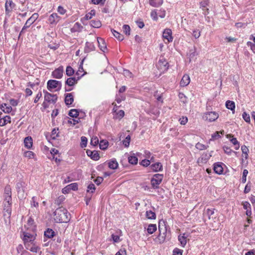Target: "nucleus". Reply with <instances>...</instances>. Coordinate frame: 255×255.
<instances>
[{
    "mask_svg": "<svg viewBox=\"0 0 255 255\" xmlns=\"http://www.w3.org/2000/svg\"><path fill=\"white\" fill-rule=\"evenodd\" d=\"M118 163L116 159H112L108 162V166L112 169H116L118 167Z\"/></svg>",
    "mask_w": 255,
    "mask_h": 255,
    "instance_id": "obj_28",
    "label": "nucleus"
},
{
    "mask_svg": "<svg viewBox=\"0 0 255 255\" xmlns=\"http://www.w3.org/2000/svg\"><path fill=\"white\" fill-rule=\"evenodd\" d=\"M32 244V246L31 247H30V244L29 245V246H25L26 249L29 250V251L33 253L38 252L40 250V248L36 246L34 243Z\"/></svg>",
    "mask_w": 255,
    "mask_h": 255,
    "instance_id": "obj_27",
    "label": "nucleus"
},
{
    "mask_svg": "<svg viewBox=\"0 0 255 255\" xmlns=\"http://www.w3.org/2000/svg\"><path fill=\"white\" fill-rule=\"evenodd\" d=\"M15 6V4L12 2V0H6L5 3L6 14H9Z\"/></svg>",
    "mask_w": 255,
    "mask_h": 255,
    "instance_id": "obj_10",
    "label": "nucleus"
},
{
    "mask_svg": "<svg viewBox=\"0 0 255 255\" xmlns=\"http://www.w3.org/2000/svg\"><path fill=\"white\" fill-rule=\"evenodd\" d=\"M44 235L48 238H51L55 236V232L51 229H47L44 232Z\"/></svg>",
    "mask_w": 255,
    "mask_h": 255,
    "instance_id": "obj_32",
    "label": "nucleus"
},
{
    "mask_svg": "<svg viewBox=\"0 0 255 255\" xmlns=\"http://www.w3.org/2000/svg\"><path fill=\"white\" fill-rule=\"evenodd\" d=\"M128 162L131 164H136L138 161V158L135 156H130L128 158Z\"/></svg>",
    "mask_w": 255,
    "mask_h": 255,
    "instance_id": "obj_37",
    "label": "nucleus"
},
{
    "mask_svg": "<svg viewBox=\"0 0 255 255\" xmlns=\"http://www.w3.org/2000/svg\"><path fill=\"white\" fill-rule=\"evenodd\" d=\"M97 40L99 44V48L102 51L105 52V50H107V46L105 40L104 39L99 37H97Z\"/></svg>",
    "mask_w": 255,
    "mask_h": 255,
    "instance_id": "obj_16",
    "label": "nucleus"
},
{
    "mask_svg": "<svg viewBox=\"0 0 255 255\" xmlns=\"http://www.w3.org/2000/svg\"><path fill=\"white\" fill-rule=\"evenodd\" d=\"M65 198L63 196H59L55 200L54 203L57 205H60L64 200Z\"/></svg>",
    "mask_w": 255,
    "mask_h": 255,
    "instance_id": "obj_47",
    "label": "nucleus"
},
{
    "mask_svg": "<svg viewBox=\"0 0 255 255\" xmlns=\"http://www.w3.org/2000/svg\"><path fill=\"white\" fill-rule=\"evenodd\" d=\"M219 117V115L215 112H210L205 113L203 115V119L208 120L209 122H213L216 120Z\"/></svg>",
    "mask_w": 255,
    "mask_h": 255,
    "instance_id": "obj_7",
    "label": "nucleus"
},
{
    "mask_svg": "<svg viewBox=\"0 0 255 255\" xmlns=\"http://www.w3.org/2000/svg\"><path fill=\"white\" fill-rule=\"evenodd\" d=\"M35 239V237L29 233H24L23 234V240L25 247L29 246V243L33 244Z\"/></svg>",
    "mask_w": 255,
    "mask_h": 255,
    "instance_id": "obj_6",
    "label": "nucleus"
},
{
    "mask_svg": "<svg viewBox=\"0 0 255 255\" xmlns=\"http://www.w3.org/2000/svg\"><path fill=\"white\" fill-rule=\"evenodd\" d=\"M54 220L57 223H67L70 220V214L67 209L60 207L54 212Z\"/></svg>",
    "mask_w": 255,
    "mask_h": 255,
    "instance_id": "obj_1",
    "label": "nucleus"
},
{
    "mask_svg": "<svg viewBox=\"0 0 255 255\" xmlns=\"http://www.w3.org/2000/svg\"><path fill=\"white\" fill-rule=\"evenodd\" d=\"M150 15L154 20H157L158 13L155 10L151 11L150 13Z\"/></svg>",
    "mask_w": 255,
    "mask_h": 255,
    "instance_id": "obj_55",
    "label": "nucleus"
},
{
    "mask_svg": "<svg viewBox=\"0 0 255 255\" xmlns=\"http://www.w3.org/2000/svg\"><path fill=\"white\" fill-rule=\"evenodd\" d=\"M146 217L149 219H155L156 214L151 210L147 211L146 212Z\"/></svg>",
    "mask_w": 255,
    "mask_h": 255,
    "instance_id": "obj_34",
    "label": "nucleus"
},
{
    "mask_svg": "<svg viewBox=\"0 0 255 255\" xmlns=\"http://www.w3.org/2000/svg\"><path fill=\"white\" fill-rule=\"evenodd\" d=\"M95 47L93 43L87 42L86 43L85 47L84 48L85 53H89L92 51L95 50Z\"/></svg>",
    "mask_w": 255,
    "mask_h": 255,
    "instance_id": "obj_21",
    "label": "nucleus"
},
{
    "mask_svg": "<svg viewBox=\"0 0 255 255\" xmlns=\"http://www.w3.org/2000/svg\"><path fill=\"white\" fill-rule=\"evenodd\" d=\"M68 115L73 118H77L79 116V112L77 109H72L68 113Z\"/></svg>",
    "mask_w": 255,
    "mask_h": 255,
    "instance_id": "obj_35",
    "label": "nucleus"
},
{
    "mask_svg": "<svg viewBox=\"0 0 255 255\" xmlns=\"http://www.w3.org/2000/svg\"><path fill=\"white\" fill-rule=\"evenodd\" d=\"M171 34L172 33H162V37L165 43L172 41L173 37Z\"/></svg>",
    "mask_w": 255,
    "mask_h": 255,
    "instance_id": "obj_25",
    "label": "nucleus"
},
{
    "mask_svg": "<svg viewBox=\"0 0 255 255\" xmlns=\"http://www.w3.org/2000/svg\"><path fill=\"white\" fill-rule=\"evenodd\" d=\"M94 182L98 185H99L103 181V178L98 176L95 180H94Z\"/></svg>",
    "mask_w": 255,
    "mask_h": 255,
    "instance_id": "obj_64",
    "label": "nucleus"
},
{
    "mask_svg": "<svg viewBox=\"0 0 255 255\" xmlns=\"http://www.w3.org/2000/svg\"><path fill=\"white\" fill-rule=\"evenodd\" d=\"M3 122L2 125H6L7 123H10V117L8 116H6L2 118Z\"/></svg>",
    "mask_w": 255,
    "mask_h": 255,
    "instance_id": "obj_53",
    "label": "nucleus"
},
{
    "mask_svg": "<svg viewBox=\"0 0 255 255\" xmlns=\"http://www.w3.org/2000/svg\"><path fill=\"white\" fill-rule=\"evenodd\" d=\"M195 147L198 149L204 150V149H207V147H208V146H206L205 145H204V144H203L202 143H201L200 142H198L197 143H196V144L195 145Z\"/></svg>",
    "mask_w": 255,
    "mask_h": 255,
    "instance_id": "obj_45",
    "label": "nucleus"
},
{
    "mask_svg": "<svg viewBox=\"0 0 255 255\" xmlns=\"http://www.w3.org/2000/svg\"><path fill=\"white\" fill-rule=\"evenodd\" d=\"M226 107L227 109L233 111L234 113L235 109V104L233 101L228 100L226 102Z\"/></svg>",
    "mask_w": 255,
    "mask_h": 255,
    "instance_id": "obj_30",
    "label": "nucleus"
},
{
    "mask_svg": "<svg viewBox=\"0 0 255 255\" xmlns=\"http://www.w3.org/2000/svg\"><path fill=\"white\" fill-rule=\"evenodd\" d=\"M149 168L150 170L154 172H157L162 170V165L160 162H156V163L151 165Z\"/></svg>",
    "mask_w": 255,
    "mask_h": 255,
    "instance_id": "obj_20",
    "label": "nucleus"
},
{
    "mask_svg": "<svg viewBox=\"0 0 255 255\" xmlns=\"http://www.w3.org/2000/svg\"><path fill=\"white\" fill-rule=\"evenodd\" d=\"M153 0H150L149 1V4L154 7L158 6L160 5L163 2L162 0H161V1L158 2V3L155 2L154 1H153Z\"/></svg>",
    "mask_w": 255,
    "mask_h": 255,
    "instance_id": "obj_57",
    "label": "nucleus"
},
{
    "mask_svg": "<svg viewBox=\"0 0 255 255\" xmlns=\"http://www.w3.org/2000/svg\"><path fill=\"white\" fill-rule=\"evenodd\" d=\"M211 154H208L207 153L203 154L198 159L197 162L198 163H205L210 159L211 156Z\"/></svg>",
    "mask_w": 255,
    "mask_h": 255,
    "instance_id": "obj_17",
    "label": "nucleus"
},
{
    "mask_svg": "<svg viewBox=\"0 0 255 255\" xmlns=\"http://www.w3.org/2000/svg\"><path fill=\"white\" fill-rule=\"evenodd\" d=\"M74 101L72 93H68L65 95V103L67 106L71 105Z\"/></svg>",
    "mask_w": 255,
    "mask_h": 255,
    "instance_id": "obj_14",
    "label": "nucleus"
},
{
    "mask_svg": "<svg viewBox=\"0 0 255 255\" xmlns=\"http://www.w3.org/2000/svg\"><path fill=\"white\" fill-rule=\"evenodd\" d=\"M67 188H69V191L71 190L76 191L78 189V185L76 183H72L67 185Z\"/></svg>",
    "mask_w": 255,
    "mask_h": 255,
    "instance_id": "obj_41",
    "label": "nucleus"
},
{
    "mask_svg": "<svg viewBox=\"0 0 255 255\" xmlns=\"http://www.w3.org/2000/svg\"><path fill=\"white\" fill-rule=\"evenodd\" d=\"M0 108L5 113H9L12 111L11 107L7 106V105L5 103L1 104Z\"/></svg>",
    "mask_w": 255,
    "mask_h": 255,
    "instance_id": "obj_31",
    "label": "nucleus"
},
{
    "mask_svg": "<svg viewBox=\"0 0 255 255\" xmlns=\"http://www.w3.org/2000/svg\"><path fill=\"white\" fill-rule=\"evenodd\" d=\"M3 210L4 211H5L6 212H7L8 215H10L11 211L10 206H8V205H7L6 204H4Z\"/></svg>",
    "mask_w": 255,
    "mask_h": 255,
    "instance_id": "obj_60",
    "label": "nucleus"
},
{
    "mask_svg": "<svg viewBox=\"0 0 255 255\" xmlns=\"http://www.w3.org/2000/svg\"><path fill=\"white\" fill-rule=\"evenodd\" d=\"M25 186V182L20 181L16 184V189L18 194L23 193L24 192V187Z\"/></svg>",
    "mask_w": 255,
    "mask_h": 255,
    "instance_id": "obj_19",
    "label": "nucleus"
},
{
    "mask_svg": "<svg viewBox=\"0 0 255 255\" xmlns=\"http://www.w3.org/2000/svg\"><path fill=\"white\" fill-rule=\"evenodd\" d=\"M24 143L25 147L30 149L32 146V139L30 136H27L25 138Z\"/></svg>",
    "mask_w": 255,
    "mask_h": 255,
    "instance_id": "obj_29",
    "label": "nucleus"
},
{
    "mask_svg": "<svg viewBox=\"0 0 255 255\" xmlns=\"http://www.w3.org/2000/svg\"><path fill=\"white\" fill-rule=\"evenodd\" d=\"M58 130V128H57V129H55V128H54L52 132H51V138L52 139H56V138L57 137H58L59 135V132H57V131Z\"/></svg>",
    "mask_w": 255,
    "mask_h": 255,
    "instance_id": "obj_42",
    "label": "nucleus"
},
{
    "mask_svg": "<svg viewBox=\"0 0 255 255\" xmlns=\"http://www.w3.org/2000/svg\"><path fill=\"white\" fill-rule=\"evenodd\" d=\"M190 82V79L188 75H184L181 81H180V86L182 87H185L187 86Z\"/></svg>",
    "mask_w": 255,
    "mask_h": 255,
    "instance_id": "obj_22",
    "label": "nucleus"
},
{
    "mask_svg": "<svg viewBox=\"0 0 255 255\" xmlns=\"http://www.w3.org/2000/svg\"><path fill=\"white\" fill-rule=\"evenodd\" d=\"M130 140V137L129 135H128L123 141V144H124L125 147H128L129 145Z\"/></svg>",
    "mask_w": 255,
    "mask_h": 255,
    "instance_id": "obj_50",
    "label": "nucleus"
},
{
    "mask_svg": "<svg viewBox=\"0 0 255 255\" xmlns=\"http://www.w3.org/2000/svg\"><path fill=\"white\" fill-rule=\"evenodd\" d=\"M59 16L56 13L51 14L48 18V21L51 24L57 22L59 20Z\"/></svg>",
    "mask_w": 255,
    "mask_h": 255,
    "instance_id": "obj_24",
    "label": "nucleus"
},
{
    "mask_svg": "<svg viewBox=\"0 0 255 255\" xmlns=\"http://www.w3.org/2000/svg\"><path fill=\"white\" fill-rule=\"evenodd\" d=\"M90 23L91 26L95 28H98L101 26V23L99 20H92Z\"/></svg>",
    "mask_w": 255,
    "mask_h": 255,
    "instance_id": "obj_39",
    "label": "nucleus"
},
{
    "mask_svg": "<svg viewBox=\"0 0 255 255\" xmlns=\"http://www.w3.org/2000/svg\"><path fill=\"white\" fill-rule=\"evenodd\" d=\"M5 204H6L8 206H10L11 204V196H6L4 195Z\"/></svg>",
    "mask_w": 255,
    "mask_h": 255,
    "instance_id": "obj_48",
    "label": "nucleus"
},
{
    "mask_svg": "<svg viewBox=\"0 0 255 255\" xmlns=\"http://www.w3.org/2000/svg\"><path fill=\"white\" fill-rule=\"evenodd\" d=\"M74 73V69L70 66H68L66 69V74L68 76H71Z\"/></svg>",
    "mask_w": 255,
    "mask_h": 255,
    "instance_id": "obj_38",
    "label": "nucleus"
},
{
    "mask_svg": "<svg viewBox=\"0 0 255 255\" xmlns=\"http://www.w3.org/2000/svg\"><path fill=\"white\" fill-rule=\"evenodd\" d=\"M221 163H215L214 165V170L215 173L218 174H221L223 172V168Z\"/></svg>",
    "mask_w": 255,
    "mask_h": 255,
    "instance_id": "obj_18",
    "label": "nucleus"
},
{
    "mask_svg": "<svg viewBox=\"0 0 255 255\" xmlns=\"http://www.w3.org/2000/svg\"><path fill=\"white\" fill-rule=\"evenodd\" d=\"M197 54L195 51H192V50H190V52L188 54L190 62Z\"/></svg>",
    "mask_w": 255,
    "mask_h": 255,
    "instance_id": "obj_58",
    "label": "nucleus"
},
{
    "mask_svg": "<svg viewBox=\"0 0 255 255\" xmlns=\"http://www.w3.org/2000/svg\"><path fill=\"white\" fill-rule=\"evenodd\" d=\"M4 195L6 196H11V189L9 185H7L4 188Z\"/></svg>",
    "mask_w": 255,
    "mask_h": 255,
    "instance_id": "obj_40",
    "label": "nucleus"
},
{
    "mask_svg": "<svg viewBox=\"0 0 255 255\" xmlns=\"http://www.w3.org/2000/svg\"><path fill=\"white\" fill-rule=\"evenodd\" d=\"M248 174V171L247 169H244L243 172V176L242 181L243 183H245L247 180V176Z\"/></svg>",
    "mask_w": 255,
    "mask_h": 255,
    "instance_id": "obj_51",
    "label": "nucleus"
},
{
    "mask_svg": "<svg viewBox=\"0 0 255 255\" xmlns=\"http://www.w3.org/2000/svg\"><path fill=\"white\" fill-rule=\"evenodd\" d=\"M215 209H208L206 211V215H207L209 220H213L214 222H216V217L215 216L214 213Z\"/></svg>",
    "mask_w": 255,
    "mask_h": 255,
    "instance_id": "obj_23",
    "label": "nucleus"
},
{
    "mask_svg": "<svg viewBox=\"0 0 255 255\" xmlns=\"http://www.w3.org/2000/svg\"><path fill=\"white\" fill-rule=\"evenodd\" d=\"M209 2V0H203L200 2V6L202 8L203 10H204V8L208 5Z\"/></svg>",
    "mask_w": 255,
    "mask_h": 255,
    "instance_id": "obj_52",
    "label": "nucleus"
},
{
    "mask_svg": "<svg viewBox=\"0 0 255 255\" xmlns=\"http://www.w3.org/2000/svg\"><path fill=\"white\" fill-rule=\"evenodd\" d=\"M87 155L91 157V158L93 160H97L99 159L100 156L97 151H91L90 150H87Z\"/></svg>",
    "mask_w": 255,
    "mask_h": 255,
    "instance_id": "obj_15",
    "label": "nucleus"
},
{
    "mask_svg": "<svg viewBox=\"0 0 255 255\" xmlns=\"http://www.w3.org/2000/svg\"><path fill=\"white\" fill-rule=\"evenodd\" d=\"M125 34H122L121 33H112V35L115 37L119 41H122L125 38V35L128 36L130 33H124Z\"/></svg>",
    "mask_w": 255,
    "mask_h": 255,
    "instance_id": "obj_26",
    "label": "nucleus"
},
{
    "mask_svg": "<svg viewBox=\"0 0 255 255\" xmlns=\"http://www.w3.org/2000/svg\"><path fill=\"white\" fill-rule=\"evenodd\" d=\"M182 250L175 248L173 251V255H182Z\"/></svg>",
    "mask_w": 255,
    "mask_h": 255,
    "instance_id": "obj_59",
    "label": "nucleus"
},
{
    "mask_svg": "<svg viewBox=\"0 0 255 255\" xmlns=\"http://www.w3.org/2000/svg\"><path fill=\"white\" fill-rule=\"evenodd\" d=\"M62 87L61 82L54 80H49L47 82V89L51 91L52 89H55V91H59Z\"/></svg>",
    "mask_w": 255,
    "mask_h": 255,
    "instance_id": "obj_4",
    "label": "nucleus"
},
{
    "mask_svg": "<svg viewBox=\"0 0 255 255\" xmlns=\"http://www.w3.org/2000/svg\"><path fill=\"white\" fill-rule=\"evenodd\" d=\"M241 149L243 153L245 154V158H248V152H249V149L247 148V147L245 145H243L241 147Z\"/></svg>",
    "mask_w": 255,
    "mask_h": 255,
    "instance_id": "obj_49",
    "label": "nucleus"
},
{
    "mask_svg": "<svg viewBox=\"0 0 255 255\" xmlns=\"http://www.w3.org/2000/svg\"><path fill=\"white\" fill-rule=\"evenodd\" d=\"M91 144L95 146L99 143V139L97 136L92 137L91 139Z\"/></svg>",
    "mask_w": 255,
    "mask_h": 255,
    "instance_id": "obj_43",
    "label": "nucleus"
},
{
    "mask_svg": "<svg viewBox=\"0 0 255 255\" xmlns=\"http://www.w3.org/2000/svg\"><path fill=\"white\" fill-rule=\"evenodd\" d=\"M188 236L186 233H184L182 235L180 234L178 236V241H179L181 246L184 247L187 243V238Z\"/></svg>",
    "mask_w": 255,
    "mask_h": 255,
    "instance_id": "obj_13",
    "label": "nucleus"
},
{
    "mask_svg": "<svg viewBox=\"0 0 255 255\" xmlns=\"http://www.w3.org/2000/svg\"><path fill=\"white\" fill-rule=\"evenodd\" d=\"M163 177V174H155L151 179V184L153 188L157 189L159 187V185L162 181Z\"/></svg>",
    "mask_w": 255,
    "mask_h": 255,
    "instance_id": "obj_5",
    "label": "nucleus"
},
{
    "mask_svg": "<svg viewBox=\"0 0 255 255\" xmlns=\"http://www.w3.org/2000/svg\"><path fill=\"white\" fill-rule=\"evenodd\" d=\"M63 67L60 66L52 72V76L53 78L60 79L63 76Z\"/></svg>",
    "mask_w": 255,
    "mask_h": 255,
    "instance_id": "obj_11",
    "label": "nucleus"
},
{
    "mask_svg": "<svg viewBox=\"0 0 255 255\" xmlns=\"http://www.w3.org/2000/svg\"><path fill=\"white\" fill-rule=\"evenodd\" d=\"M24 154L25 157H28L29 158H31L34 156L33 152L31 151H27L24 152Z\"/></svg>",
    "mask_w": 255,
    "mask_h": 255,
    "instance_id": "obj_62",
    "label": "nucleus"
},
{
    "mask_svg": "<svg viewBox=\"0 0 255 255\" xmlns=\"http://www.w3.org/2000/svg\"><path fill=\"white\" fill-rule=\"evenodd\" d=\"M88 189H87V192H91V193H93L95 192V190L96 189L95 185L91 183L88 186Z\"/></svg>",
    "mask_w": 255,
    "mask_h": 255,
    "instance_id": "obj_44",
    "label": "nucleus"
},
{
    "mask_svg": "<svg viewBox=\"0 0 255 255\" xmlns=\"http://www.w3.org/2000/svg\"><path fill=\"white\" fill-rule=\"evenodd\" d=\"M156 66L159 71V75L166 71L169 67L168 63L163 57H160Z\"/></svg>",
    "mask_w": 255,
    "mask_h": 255,
    "instance_id": "obj_3",
    "label": "nucleus"
},
{
    "mask_svg": "<svg viewBox=\"0 0 255 255\" xmlns=\"http://www.w3.org/2000/svg\"><path fill=\"white\" fill-rule=\"evenodd\" d=\"M140 163L142 166H143L144 167H147L150 165V160L145 159L142 160Z\"/></svg>",
    "mask_w": 255,
    "mask_h": 255,
    "instance_id": "obj_54",
    "label": "nucleus"
},
{
    "mask_svg": "<svg viewBox=\"0 0 255 255\" xmlns=\"http://www.w3.org/2000/svg\"><path fill=\"white\" fill-rule=\"evenodd\" d=\"M108 145V142L106 140H102L99 143V146L100 149L102 150H105L107 149Z\"/></svg>",
    "mask_w": 255,
    "mask_h": 255,
    "instance_id": "obj_36",
    "label": "nucleus"
},
{
    "mask_svg": "<svg viewBox=\"0 0 255 255\" xmlns=\"http://www.w3.org/2000/svg\"><path fill=\"white\" fill-rule=\"evenodd\" d=\"M45 93L44 100L49 103L55 104L57 100L56 95L51 94L47 91H44Z\"/></svg>",
    "mask_w": 255,
    "mask_h": 255,
    "instance_id": "obj_9",
    "label": "nucleus"
},
{
    "mask_svg": "<svg viewBox=\"0 0 255 255\" xmlns=\"http://www.w3.org/2000/svg\"><path fill=\"white\" fill-rule=\"evenodd\" d=\"M157 229L155 224H150L147 229V231L149 234H153Z\"/></svg>",
    "mask_w": 255,
    "mask_h": 255,
    "instance_id": "obj_33",
    "label": "nucleus"
},
{
    "mask_svg": "<svg viewBox=\"0 0 255 255\" xmlns=\"http://www.w3.org/2000/svg\"><path fill=\"white\" fill-rule=\"evenodd\" d=\"M38 17V14L36 13H35L32 15V16L27 19L26 23H25L24 26L22 28L21 31L20 32H22L23 30H25L27 27H29L37 19Z\"/></svg>",
    "mask_w": 255,
    "mask_h": 255,
    "instance_id": "obj_8",
    "label": "nucleus"
},
{
    "mask_svg": "<svg viewBox=\"0 0 255 255\" xmlns=\"http://www.w3.org/2000/svg\"><path fill=\"white\" fill-rule=\"evenodd\" d=\"M81 147L82 148L85 147L87 146V138L85 136L81 137Z\"/></svg>",
    "mask_w": 255,
    "mask_h": 255,
    "instance_id": "obj_46",
    "label": "nucleus"
},
{
    "mask_svg": "<svg viewBox=\"0 0 255 255\" xmlns=\"http://www.w3.org/2000/svg\"><path fill=\"white\" fill-rule=\"evenodd\" d=\"M95 14V10H92L90 12L87 13L85 17L87 19H90L92 18V15H94Z\"/></svg>",
    "mask_w": 255,
    "mask_h": 255,
    "instance_id": "obj_61",
    "label": "nucleus"
},
{
    "mask_svg": "<svg viewBox=\"0 0 255 255\" xmlns=\"http://www.w3.org/2000/svg\"><path fill=\"white\" fill-rule=\"evenodd\" d=\"M243 118L247 123H249L250 122V117L249 115L247 114L246 112L243 113Z\"/></svg>",
    "mask_w": 255,
    "mask_h": 255,
    "instance_id": "obj_56",
    "label": "nucleus"
},
{
    "mask_svg": "<svg viewBox=\"0 0 255 255\" xmlns=\"http://www.w3.org/2000/svg\"><path fill=\"white\" fill-rule=\"evenodd\" d=\"M81 77L78 76L77 77H74L69 78L65 82V84L69 86H72L77 83V81L80 79Z\"/></svg>",
    "mask_w": 255,
    "mask_h": 255,
    "instance_id": "obj_12",
    "label": "nucleus"
},
{
    "mask_svg": "<svg viewBox=\"0 0 255 255\" xmlns=\"http://www.w3.org/2000/svg\"><path fill=\"white\" fill-rule=\"evenodd\" d=\"M158 231L159 232L158 236V239L160 243H163L165 240H169L170 239L171 234L169 229L168 230L167 227L163 224H162L160 222L159 223Z\"/></svg>",
    "mask_w": 255,
    "mask_h": 255,
    "instance_id": "obj_2",
    "label": "nucleus"
},
{
    "mask_svg": "<svg viewBox=\"0 0 255 255\" xmlns=\"http://www.w3.org/2000/svg\"><path fill=\"white\" fill-rule=\"evenodd\" d=\"M223 148L224 152L228 154H230L233 152V150L229 147L224 146Z\"/></svg>",
    "mask_w": 255,
    "mask_h": 255,
    "instance_id": "obj_63",
    "label": "nucleus"
}]
</instances>
